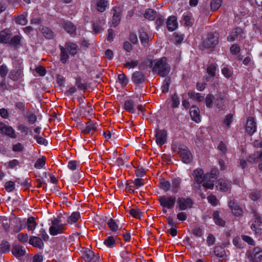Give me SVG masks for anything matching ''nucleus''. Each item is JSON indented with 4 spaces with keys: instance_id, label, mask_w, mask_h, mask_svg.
<instances>
[{
    "instance_id": "nucleus-1",
    "label": "nucleus",
    "mask_w": 262,
    "mask_h": 262,
    "mask_svg": "<svg viewBox=\"0 0 262 262\" xmlns=\"http://www.w3.org/2000/svg\"><path fill=\"white\" fill-rule=\"evenodd\" d=\"M150 67L152 72L161 76H166L170 72V66L167 62L165 57L155 59L150 62Z\"/></svg>"
},
{
    "instance_id": "nucleus-2",
    "label": "nucleus",
    "mask_w": 262,
    "mask_h": 262,
    "mask_svg": "<svg viewBox=\"0 0 262 262\" xmlns=\"http://www.w3.org/2000/svg\"><path fill=\"white\" fill-rule=\"evenodd\" d=\"M160 205L168 209H172L175 205L176 198L174 196L162 195L158 198Z\"/></svg>"
},
{
    "instance_id": "nucleus-3",
    "label": "nucleus",
    "mask_w": 262,
    "mask_h": 262,
    "mask_svg": "<svg viewBox=\"0 0 262 262\" xmlns=\"http://www.w3.org/2000/svg\"><path fill=\"white\" fill-rule=\"evenodd\" d=\"M88 116L87 114H85L84 117L88 119L89 121L85 123V125L82 124L80 127L81 133L84 135L92 134L97 130L98 126L96 123L94 122L90 118H88Z\"/></svg>"
},
{
    "instance_id": "nucleus-4",
    "label": "nucleus",
    "mask_w": 262,
    "mask_h": 262,
    "mask_svg": "<svg viewBox=\"0 0 262 262\" xmlns=\"http://www.w3.org/2000/svg\"><path fill=\"white\" fill-rule=\"evenodd\" d=\"M219 35L217 32L209 33L203 42L204 47L206 48L214 47L219 42Z\"/></svg>"
},
{
    "instance_id": "nucleus-5",
    "label": "nucleus",
    "mask_w": 262,
    "mask_h": 262,
    "mask_svg": "<svg viewBox=\"0 0 262 262\" xmlns=\"http://www.w3.org/2000/svg\"><path fill=\"white\" fill-rule=\"evenodd\" d=\"M178 153L183 162L188 164L192 159V157L188 148L184 145H181L179 147Z\"/></svg>"
},
{
    "instance_id": "nucleus-6",
    "label": "nucleus",
    "mask_w": 262,
    "mask_h": 262,
    "mask_svg": "<svg viewBox=\"0 0 262 262\" xmlns=\"http://www.w3.org/2000/svg\"><path fill=\"white\" fill-rule=\"evenodd\" d=\"M178 206L180 210H185L187 208H190L193 205V202L190 198L183 197L178 198L177 201Z\"/></svg>"
},
{
    "instance_id": "nucleus-7",
    "label": "nucleus",
    "mask_w": 262,
    "mask_h": 262,
    "mask_svg": "<svg viewBox=\"0 0 262 262\" xmlns=\"http://www.w3.org/2000/svg\"><path fill=\"white\" fill-rule=\"evenodd\" d=\"M0 133L13 139L16 138L14 129L11 126L7 125L3 122H0Z\"/></svg>"
},
{
    "instance_id": "nucleus-8",
    "label": "nucleus",
    "mask_w": 262,
    "mask_h": 262,
    "mask_svg": "<svg viewBox=\"0 0 262 262\" xmlns=\"http://www.w3.org/2000/svg\"><path fill=\"white\" fill-rule=\"evenodd\" d=\"M243 34L244 32L241 28L236 27L229 33L227 40L228 41L233 42L236 39L242 38Z\"/></svg>"
},
{
    "instance_id": "nucleus-9",
    "label": "nucleus",
    "mask_w": 262,
    "mask_h": 262,
    "mask_svg": "<svg viewBox=\"0 0 262 262\" xmlns=\"http://www.w3.org/2000/svg\"><path fill=\"white\" fill-rule=\"evenodd\" d=\"M155 136L156 138V143L158 145L162 146L165 143L167 140V132L164 129L156 130Z\"/></svg>"
},
{
    "instance_id": "nucleus-10",
    "label": "nucleus",
    "mask_w": 262,
    "mask_h": 262,
    "mask_svg": "<svg viewBox=\"0 0 262 262\" xmlns=\"http://www.w3.org/2000/svg\"><path fill=\"white\" fill-rule=\"evenodd\" d=\"M80 107L84 110L83 115H91L93 112L92 104L87 99H78Z\"/></svg>"
},
{
    "instance_id": "nucleus-11",
    "label": "nucleus",
    "mask_w": 262,
    "mask_h": 262,
    "mask_svg": "<svg viewBox=\"0 0 262 262\" xmlns=\"http://www.w3.org/2000/svg\"><path fill=\"white\" fill-rule=\"evenodd\" d=\"M247 133L250 135H253L256 130V123L253 117H249L247 120L246 127Z\"/></svg>"
},
{
    "instance_id": "nucleus-12",
    "label": "nucleus",
    "mask_w": 262,
    "mask_h": 262,
    "mask_svg": "<svg viewBox=\"0 0 262 262\" xmlns=\"http://www.w3.org/2000/svg\"><path fill=\"white\" fill-rule=\"evenodd\" d=\"M105 24V19L103 17H99L98 20L93 24V30L95 33H99L103 30V26Z\"/></svg>"
},
{
    "instance_id": "nucleus-13",
    "label": "nucleus",
    "mask_w": 262,
    "mask_h": 262,
    "mask_svg": "<svg viewBox=\"0 0 262 262\" xmlns=\"http://www.w3.org/2000/svg\"><path fill=\"white\" fill-rule=\"evenodd\" d=\"M249 259L253 262H262V250L258 247L254 248Z\"/></svg>"
},
{
    "instance_id": "nucleus-14",
    "label": "nucleus",
    "mask_w": 262,
    "mask_h": 262,
    "mask_svg": "<svg viewBox=\"0 0 262 262\" xmlns=\"http://www.w3.org/2000/svg\"><path fill=\"white\" fill-rule=\"evenodd\" d=\"M12 254L16 257H19L25 255L26 253L24 247L19 245H14L11 249Z\"/></svg>"
},
{
    "instance_id": "nucleus-15",
    "label": "nucleus",
    "mask_w": 262,
    "mask_h": 262,
    "mask_svg": "<svg viewBox=\"0 0 262 262\" xmlns=\"http://www.w3.org/2000/svg\"><path fill=\"white\" fill-rule=\"evenodd\" d=\"M62 27L71 36L76 35V27L72 23L69 21H64L62 23Z\"/></svg>"
},
{
    "instance_id": "nucleus-16",
    "label": "nucleus",
    "mask_w": 262,
    "mask_h": 262,
    "mask_svg": "<svg viewBox=\"0 0 262 262\" xmlns=\"http://www.w3.org/2000/svg\"><path fill=\"white\" fill-rule=\"evenodd\" d=\"M29 244L35 248H43L44 246L42 239L39 236H32L30 238Z\"/></svg>"
},
{
    "instance_id": "nucleus-17",
    "label": "nucleus",
    "mask_w": 262,
    "mask_h": 262,
    "mask_svg": "<svg viewBox=\"0 0 262 262\" xmlns=\"http://www.w3.org/2000/svg\"><path fill=\"white\" fill-rule=\"evenodd\" d=\"M228 206L235 215L239 216L242 215L243 209L232 200L229 201Z\"/></svg>"
},
{
    "instance_id": "nucleus-18",
    "label": "nucleus",
    "mask_w": 262,
    "mask_h": 262,
    "mask_svg": "<svg viewBox=\"0 0 262 262\" xmlns=\"http://www.w3.org/2000/svg\"><path fill=\"white\" fill-rule=\"evenodd\" d=\"M194 176V178L195 181L198 184L202 183L205 179H206V176L204 175L203 171L201 169H195L192 173Z\"/></svg>"
},
{
    "instance_id": "nucleus-19",
    "label": "nucleus",
    "mask_w": 262,
    "mask_h": 262,
    "mask_svg": "<svg viewBox=\"0 0 262 262\" xmlns=\"http://www.w3.org/2000/svg\"><path fill=\"white\" fill-rule=\"evenodd\" d=\"M216 187L219 186L221 191H227L230 188L231 185L228 181L223 179H219L216 182Z\"/></svg>"
},
{
    "instance_id": "nucleus-20",
    "label": "nucleus",
    "mask_w": 262,
    "mask_h": 262,
    "mask_svg": "<svg viewBox=\"0 0 262 262\" xmlns=\"http://www.w3.org/2000/svg\"><path fill=\"white\" fill-rule=\"evenodd\" d=\"M66 49L67 51H68L69 54L72 56H74L77 53L78 51V46L76 43L71 42V41H67L65 43V47H64Z\"/></svg>"
},
{
    "instance_id": "nucleus-21",
    "label": "nucleus",
    "mask_w": 262,
    "mask_h": 262,
    "mask_svg": "<svg viewBox=\"0 0 262 262\" xmlns=\"http://www.w3.org/2000/svg\"><path fill=\"white\" fill-rule=\"evenodd\" d=\"M190 115L192 120L198 123L201 121L199 108L195 106H192L190 108Z\"/></svg>"
},
{
    "instance_id": "nucleus-22",
    "label": "nucleus",
    "mask_w": 262,
    "mask_h": 262,
    "mask_svg": "<svg viewBox=\"0 0 262 262\" xmlns=\"http://www.w3.org/2000/svg\"><path fill=\"white\" fill-rule=\"evenodd\" d=\"M166 24L167 28L169 31H174L178 27L177 18L174 16L169 17L166 22Z\"/></svg>"
},
{
    "instance_id": "nucleus-23",
    "label": "nucleus",
    "mask_w": 262,
    "mask_h": 262,
    "mask_svg": "<svg viewBox=\"0 0 262 262\" xmlns=\"http://www.w3.org/2000/svg\"><path fill=\"white\" fill-rule=\"evenodd\" d=\"M11 33L8 29H5L0 32V43H7L11 37Z\"/></svg>"
},
{
    "instance_id": "nucleus-24",
    "label": "nucleus",
    "mask_w": 262,
    "mask_h": 262,
    "mask_svg": "<svg viewBox=\"0 0 262 262\" xmlns=\"http://www.w3.org/2000/svg\"><path fill=\"white\" fill-rule=\"evenodd\" d=\"M109 7V2L107 0H98L96 3L97 10L99 12H103Z\"/></svg>"
},
{
    "instance_id": "nucleus-25",
    "label": "nucleus",
    "mask_w": 262,
    "mask_h": 262,
    "mask_svg": "<svg viewBox=\"0 0 262 262\" xmlns=\"http://www.w3.org/2000/svg\"><path fill=\"white\" fill-rule=\"evenodd\" d=\"M132 80L136 84L141 83L144 81V75L142 72L136 71L133 74Z\"/></svg>"
},
{
    "instance_id": "nucleus-26",
    "label": "nucleus",
    "mask_w": 262,
    "mask_h": 262,
    "mask_svg": "<svg viewBox=\"0 0 262 262\" xmlns=\"http://www.w3.org/2000/svg\"><path fill=\"white\" fill-rule=\"evenodd\" d=\"M64 230L63 225H53L49 228V232L53 236L56 235L58 234L62 233Z\"/></svg>"
},
{
    "instance_id": "nucleus-27",
    "label": "nucleus",
    "mask_w": 262,
    "mask_h": 262,
    "mask_svg": "<svg viewBox=\"0 0 262 262\" xmlns=\"http://www.w3.org/2000/svg\"><path fill=\"white\" fill-rule=\"evenodd\" d=\"M262 157V150L257 151L253 154L250 155L247 157V161L249 163H255L257 160H259Z\"/></svg>"
},
{
    "instance_id": "nucleus-28",
    "label": "nucleus",
    "mask_w": 262,
    "mask_h": 262,
    "mask_svg": "<svg viewBox=\"0 0 262 262\" xmlns=\"http://www.w3.org/2000/svg\"><path fill=\"white\" fill-rule=\"evenodd\" d=\"M124 108L130 113H134L135 112L134 102L132 99H128L124 102Z\"/></svg>"
},
{
    "instance_id": "nucleus-29",
    "label": "nucleus",
    "mask_w": 262,
    "mask_h": 262,
    "mask_svg": "<svg viewBox=\"0 0 262 262\" xmlns=\"http://www.w3.org/2000/svg\"><path fill=\"white\" fill-rule=\"evenodd\" d=\"M144 16L149 20H153L157 16V13L152 9H147L145 10Z\"/></svg>"
},
{
    "instance_id": "nucleus-30",
    "label": "nucleus",
    "mask_w": 262,
    "mask_h": 262,
    "mask_svg": "<svg viewBox=\"0 0 262 262\" xmlns=\"http://www.w3.org/2000/svg\"><path fill=\"white\" fill-rule=\"evenodd\" d=\"M214 253L215 255L219 258H224L226 257V251L222 246L215 247Z\"/></svg>"
},
{
    "instance_id": "nucleus-31",
    "label": "nucleus",
    "mask_w": 262,
    "mask_h": 262,
    "mask_svg": "<svg viewBox=\"0 0 262 262\" xmlns=\"http://www.w3.org/2000/svg\"><path fill=\"white\" fill-rule=\"evenodd\" d=\"M213 218L215 223L220 226L224 227L226 224L225 221L220 217V213L218 211H215L213 213Z\"/></svg>"
},
{
    "instance_id": "nucleus-32",
    "label": "nucleus",
    "mask_w": 262,
    "mask_h": 262,
    "mask_svg": "<svg viewBox=\"0 0 262 262\" xmlns=\"http://www.w3.org/2000/svg\"><path fill=\"white\" fill-rule=\"evenodd\" d=\"M171 181V191L174 193H177L180 188L181 180L179 178H174Z\"/></svg>"
},
{
    "instance_id": "nucleus-33",
    "label": "nucleus",
    "mask_w": 262,
    "mask_h": 262,
    "mask_svg": "<svg viewBox=\"0 0 262 262\" xmlns=\"http://www.w3.org/2000/svg\"><path fill=\"white\" fill-rule=\"evenodd\" d=\"M60 61L63 63H66L69 58V56L68 54L66 49L62 46H60Z\"/></svg>"
},
{
    "instance_id": "nucleus-34",
    "label": "nucleus",
    "mask_w": 262,
    "mask_h": 262,
    "mask_svg": "<svg viewBox=\"0 0 262 262\" xmlns=\"http://www.w3.org/2000/svg\"><path fill=\"white\" fill-rule=\"evenodd\" d=\"M221 72L224 77L228 79L231 77L233 74L232 68L227 66H225L222 68Z\"/></svg>"
},
{
    "instance_id": "nucleus-35",
    "label": "nucleus",
    "mask_w": 262,
    "mask_h": 262,
    "mask_svg": "<svg viewBox=\"0 0 262 262\" xmlns=\"http://www.w3.org/2000/svg\"><path fill=\"white\" fill-rule=\"evenodd\" d=\"M75 85L79 90L83 91L86 90L89 87V85L87 83L82 82V79L80 77L76 78Z\"/></svg>"
},
{
    "instance_id": "nucleus-36",
    "label": "nucleus",
    "mask_w": 262,
    "mask_h": 262,
    "mask_svg": "<svg viewBox=\"0 0 262 262\" xmlns=\"http://www.w3.org/2000/svg\"><path fill=\"white\" fill-rule=\"evenodd\" d=\"M122 262H132L133 254L128 251H123L121 253Z\"/></svg>"
},
{
    "instance_id": "nucleus-37",
    "label": "nucleus",
    "mask_w": 262,
    "mask_h": 262,
    "mask_svg": "<svg viewBox=\"0 0 262 262\" xmlns=\"http://www.w3.org/2000/svg\"><path fill=\"white\" fill-rule=\"evenodd\" d=\"M80 217V214L79 212H73L71 215L69 216L67 222L69 224L76 223Z\"/></svg>"
},
{
    "instance_id": "nucleus-38",
    "label": "nucleus",
    "mask_w": 262,
    "mask_h": 262,
    "mask_svg": "<svg viewBox=\"0 0 262 262\" xmlns=\"http://www.w3.org/2000/svg\"><path fill=\"white\" fill-rule=\"evenodd\" d=\"M139 33V38L141 40V43L144 46H145L148 43V42L149 41L148 36L147 34L143 31L140 30Z\"/></svg>"
},
{
    "instance_id": "nucleus-39",
    "label": "nucleus",
    "mask_w": 262,
    "mask_h": 262,
    "mask_svg": "<svg viewBox=\"0 0 262 262\" xmlns=\"http://www.w3.org/2000/svg\"><path fill=\"white\" fill-rule=\"evenodd\" d=\"M43 36L47 39H51L53 37L54 33L50 29L46 27H42L41 29Z\"/></svg>"
},
{
    "instance_id": "nucleus-40",
    "label": "nucleus",
    "mask_w": 262,
    "mask_h": 262,
    "mask_svg": "<svg viewBox=\"0 0 262 262\" xmlns=\"http://www.w3.org/2000/svg\"><path fill=\"white\" fill-rule=\"evenodd\" d=\"M160 186L162 189H163L164 191L166 192L170 189L171 184L167 180H162L160 182Z\"/></svg>"
},
{
    "instance_id": "nucleus-41",
    "label": "nucleus",
    "mask_w": 262,
    "mask_h": 262,
    "mask_svg": "<svg viewBox=\"0 0 262 262\" xmlns=\"http://www.w3.org/2000/svg\"><path fill=\"white\" fill-rule=\"evenodd\" d=\"M36 226L35 218L34 217H30L27 220V228L30 230H34Z\"/></svg>"
},
{
    "instance_id": "nucleus-42",
    "label": "nucleus",
    "mask_w": 262,
    "mask_h": 262,
    "mask_svg": "<svg viewBox=\"0 0 262 262\" xmlns=\"http://www.w3.org/2000/svg\"><path fill=\"white\" fill-rule=\"evenodd\" d=\"M222 0H211L210 8L212 11H216L221 6Z\"/></svg>"
},
{
    "instance_id": "nucleus-43",
    "label": "nucleus",
    "mask_w": 262,
    "mask_h": 262,
    "mask_svg": "<svg viewBox=\"0 0 262 262\" xmlns=\"http://www.w3.org/2000/svg\"><path fill=\"white\" fill-rule=\"evenodd\" d=\"M219 174V170L215 168H212L210 173L206 175V180L210 179L211 180H215Z\"/></svg>"
},
{
    "instance_id": "nucleus-44",
    "label": "nucleus",
    "mask_w": 262,
    "mask_h": 262,
    "mask_svg": "<svg viewBox=\"0 0 262 262\" xmlns=\"http://www.w3.org/2000/svg\"><path fill=\"white\" fill-rule=\"evenodd\" d=\"M21 38L18 35L13 36L10 40L9 39L8 43L13 47H16L20 43Z\"/></svg>"
},
{
    "instance_id": "nucleus-45",
    "label": "nucleus",
    "mask_w": 262,
    "mask_h": 262,
    "mask_svg": "<svg viewBox=\"0 0 262 262\" xmlns=\"http://www.w3.org/2000/svg\"><path fill=\"white\" fill-rule=\"evenodd\" d=\"M46 164V158L42 157L38 159L34 164V167L37 169H40L43 167Z\"/></svg>"
},
{
    "instance_id": "nucleus-46",
    "label": "nucleus",
    "mask_w": 262,
    "mask_h": 262,
    "mask_svg": "<svg viewBox=\"0 0 262 262\" xmlns=\"http://www.w3.org/2000/svg\"><path fill=\"white\" fill-rule=\"evenodd\" d=\"M170 83V79L169 78L167 77L165 79L163 85L161 87L162 91L163 93H167L168 91L169 84Z\"/></svg>"
},
{
    "instance_id": "nucleus-47",
    "label": "nucleus",
    "mask_w": 262,
    "mask_h": 262,
    "mask_svg": "<svg viewBox=\"0 0 262 262\" xmlns=\"http://www.w3.org/2000/svg\"><path fill=\"white\" fill-rule=\"evenodd\" d=\"M252 213L255 218V222L258 224L259 226H262V215L254 210H253Z\"/></svg>"
},
{
    "instance_id": "nucleus-48",
    "label": "nucleus",
    "mask_w": 262,
    "mask_h": 262,
    "mask_svg": "<svg viewBox=\"0 0 262 262\" xmlns=\"http://www.w3.org/2000/svg\"><path fill=\"white\" fill-rule=\"evenodd\" d=\"M107 225L108 227L113 232L116 231L118 229V226L117 224L115 222V220H113V219H110L108 220L107 222Z\"/></svg>"
},
{
    "instance_id": "nucleus-49",
    "label": "nucleus",
    "mask_w": 262,
    "mask_h": 262,
    "mask_svg": "<svg viewBox=\"0 0 262 262\" xmlns=\"http://www.w3.org/2000/svg\"><path fill=\"white\" fill-rule=\"evenodd\" d=\"M0 248H1L2 253H6L10 250V245L7 241H2L0 244Z\"/></svg>"
},
{
    "instance_id": "nucleus-50",
    "label": "nucleus",
    "mask_w": 262,
    "mask_h": 262,
    "mask_svg": "<svg viewBox=\"0 0 262 262\" xmlns=\"http://www.w3.org/2000/svg\"><path fill=\"white\" fill-rule=\"evenodd\" d=\"M129 213L136 219H140L142 215V212L138 209H131L129 210Z\"/></svg>"
},
{
    "instance_id": "nucleus-51",
    "label": "nucleus",
    "mask_w": 262,
    "mask_h": 262,
    "mask_svg": "<svg viewBox=\"0 0 262 262\" xmlns=\"http://www.w3.org/2000/svg\"><path fill=\"white\" fill-rule=\"evenodd\" d=\"M118 80L120 83L123 85L125 86L128 83V79L127 76L123 73L120 74L118 76Z\"/></svg>"
},
{
    "instance_id": "nucleus-52",
    "label": "nucleus",
    "mask_w": 262,
    "mask_h": 262,
    "mask_svg": "<svg viewBox=\"0 0 262 262\" xmlns=\"http://www.w3.org/2000/svg\"><path fill=\"white\" fill-rule=\"evenodd\" d=\"M115 243V240L112 236L107 237L104 241V245L110 248L112 247Z\"/></svg>"
},
{
    "instance_id": "nucleus-53",
    "label": "nucleus",
    "mask_w": 262,
    "mask_h": 262,
    "mask_svg": "<svg viewBox=\"0 0 262 262\" xmlns=\"http://www.w3.org/2000/svg\"><path fill=\"white\" fill-rule=\"evenodd\" d=\"M216 69V66L215 64H210L207 68V72L212 77L215 76V71Z\"/></svg>"
},
{
    "instance_id": "nucleus-54",
    "label": "nucleus",
    "mask_w": 262,
    "mask_h": 262,
    "mask_svg": "<svg viewBox=\"0 0 262 262\" xmlns=\"http://www.w3.org/2000/svg\"><path fill=\"white\" fill-rule=\"evenodd\" d=\"M21 75V71L20 70L12 71L10 73V77L13 80H17Z\"/></svg>"
},
{
    "instance_id": "nucleus-55",
    "label": "nucleus",
    "mask_w": 262,
    "mask_h": 262,
    "mask_svg": "<svg viewBox=\"0 0 262 262\" xmlns=\"http://www.w3.org/2000/svg\"><path fill=\"white\" fill-rule=\"evenodd\" d=\"M5 188L8 192L12 191L15 189L14 183L11 181L7 182L5 184Z\"/></svg>"
},
{
    "instance_id": "nucleus-56",
    "label": "nucleus",
    "mask_w": 262,
    "mask_h": 262,
    "mask_svg": "<svg viewBox=\"0 0 262 262\" xmlns=\"http://www.w3.org/2000/svg\"><path fill=\"white\" fill-rule=\"evenodd\" d=\"M77 92V89L75 86L72 85L64 92V95L67 97L73 96Z\"/></svg>"
},
{
    "instance_id": "nucleus-57",
    "label": "nucleus",
    "mask_w": 262,
    "mask_h": 262,
    "mask_svg": "<svg viewBox=\"0 0 262 262\" xmlns=\"http://www.w3.org/2000/svg\"><path fill=\"white\" fill-rule=\"evenodd\" d=\"M206 180L207 181L203 183V186L206 188L213 189L214 187V180L208 179Z\"/></svg>"
},
{
    "instance_id": "nucleus-58",
    "label": "nucleus",
    "mask_w": 262,
    "mask_h": 262,
    "mask_svg": "<svg viewBox=\"0 0 262 262\" xmlns=\"http://www.w3.org/2000/svg\"><path fill=\"white\" fill-rule=\"evenodd\" d=\"M15 21L18 24L25 25L27 23V19L24 15H21L16 18Z\"/></svg>"
},
{
    "instance_id": "nucleus-59",
    "label": "nucleus",
    "mask_w": 262,
    "mask_h": 262,
    "mask_svg": "<svg viewBox=\"0 0 262 262\" xmlns=\"http://www.w3.org/2000/svg\"><path fill=\"white\" fill-rule=\"evenodd\" d=\"M230 52L233 55H237L241 50L239 46L237 44H233L230 49Z\"/></svg>"
},
{
    "instance_id": "nucleus-60",
    "label": "nucleus",
    "mask_w": 262,
    "mask_h": 262,
    "mask_svg": "<svg viewBox=\"0 0 262 262\" xmlns=\"http://www.w3.org/2000/svg\"><path fill=\"white\" fill-rule=\"evenodd\" d=\"M138 64L139 61L138 60H131L127 61L124 64V66L128 68H134L136 67Z\"/></svg>"
},
{
    "instance_id": "nucleus-61",
    "label": "nucleus",
    "mask_w": 262,
    "mask_h": 262,
    "mask_svg": "<svg viewBox=\"0 0 262 262\" xmlns=\"http://www.w3.org/2000/svg\"><path fill=\"white\" fill-rule=\"evenodd\" d=\"M38 236H40V238L42 239V240H44L45 241L48 240L49 238V235L46 232L45 230L43 228H41L39 230Z\"/></svg>"
},
{
    "instance_id": "nucleus-62",
    "label": "nucleus",
    "mask_w": 262,
    "mask_h": 262,
    "mask_svg": "<svg viewBox=\"0 0 262 262\" xmlns=\"http://www.w3.org/2000/svg\"><path fill=\"white\" fill-rule=\"evenodd\" d=\"M26 117L30 124L34 123L37 119L35 115L34 114H27Z\"/></svg>"
},
{
    "instance_id": "nucleus-63",
    "label": "nucleus",
    "mask_w": 262,
    "mask_h": 262,
    "mask_svg": "<svg viewBox=\"0 0 262 262\" xmlns=\"http://www.w3.org/2000/svg\"><path fill=\"white\" fill-rule=\"evenodd\" d=\"M233 121V116L231 114L227 115L224 120V123L227 126L229 127L231 124V123Z\"/></svg>"
},
{
    "instance_id": "nucleus-64",
    "label": "nucleus",
    "mask_w": 262,
    "mask_h": 262,
    "mask_svg": "<svg viewBox=\"0 0 262 262\" xmlns=\"http://www.w3.org/2000/svg\"><path fill=\"white\" fill-rule=\"evenodd\" d=\"M34 138L36 139L37 142L39 144L47 145L48 144L47 140L40 136H35Z\"/></svg>"
}]
</instances>
